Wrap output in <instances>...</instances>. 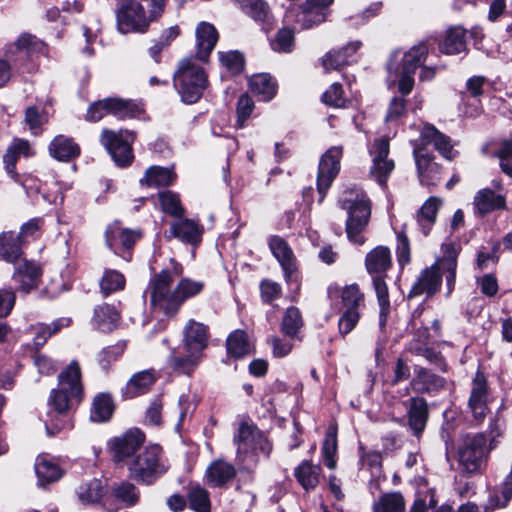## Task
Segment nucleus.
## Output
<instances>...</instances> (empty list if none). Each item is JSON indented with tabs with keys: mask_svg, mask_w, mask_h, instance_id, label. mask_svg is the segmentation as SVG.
Listing matches in <instances>:
<instances>
[{
	"mask_svg": "<svg viewBox=\"0 0 512 512\" xmlns=\"http://www.w3.org/2000/svg\"><path fill=\"white\" fill-rule=\"evenodd\" d=\"M45 44L31 34H22L6 51L7 60L0 59V88L5 86L11 76L13 65L17 70L24 68L28 61L44 53Z\"/></svg>",
	"mask_w": 512,
	"mask_h": 512,
	"instance_id": "obj_7",
	"label": "nucleus"
},
{
	"mask_svg": "<svg viewBox=\"0 0 512 512\" xmlns=\"http://www.w3.org/2000/svg\"><path fill=\"white\" fill-rule=\"evenodd\" d=\"M365 266L367 272L372 277V282L378 280H385L387 271L392 267L390 258H366Z\"/></svg>",
	"mask_w": 512,
	"mask_h": 512,
	"instance_id": "obj_54",
	"label": "nucleus"
},
{
	"mask_svg": "<svg viewBox=\"0 0 512 512\" xmlns=\"http://www.w3.org/2000/svg\"><path fill=\"white\" fill-rule=\"evenodd\" d=\"M144 434L139 429H130L126 433L114 437L108 443L109 451L115 462L129 459L142 446Z\"/></svg>",
	"mask_w": 512,
	"mask_h": 512,
	"instance_id": "obj_15",
	"label": "nucleus"
},
{
	"mask_svg": "<svg viewBox=\"0 0 512 512\" xmlns=\"http://www.w3.org/2000/svg\"><path fill=\"white\" fill-rule=\"evenodd\" d=\"M334 0H306L300 7L296 22L303 29H310L323 23L328 15L327 8Z\"/></svg>",
	"mask_w": 512,
	"mask_h": 512,
	"instance_id": "obj_18",
	"label": "nucleus"
},
{
	"mask_svg": "<svg viewBox=\"0 0 512 512\" xmlns=\"http://www.w3.org/2000/svg\"><path fill=\"white\" fill-rule=\"evenodd\" d=\"M176 177L172 168L151 166L146 169L143 178L140 179V185L149 188L167 187L173 184Z\"/></svg>",
	"mask_w": 512,
	"mask_h": 512,
	"instance_id": "obj_28",
	"label": "nucleus"
},
{
	"mask_svg": "<svg viewBox=\"0 0 512 512\" xmlns=\"http://www.w3.org/2000/svg\"><path fill=\"white\" fill-rule=\"evenodd\" d=\"M321 471L322 470L319 465L303 461L295 468L294 475L302 488L309 491L318 485Z\"/></svg>",
	"mask_w": 512,
	"mask_h": 512,
	"instance_id": "obj_36",
	"label": "nucleus"
},
{
	"mask_svg": "<svg viewBox=\"0 0 512 512\" xmlns=\"http://www.w3.org/2000/svg\"><path fill=\"white\" fill-rule=\"evenodd\" d=\"M341 157L342 147L340 146L331 147L321 157L317 177V189L320 194V202L323 201L327 190L330 188L340 170Z\"/></svg>",
	"mask_w": 512,
	"mask_h": 512,
	"instance_id": "obj_14",
	"label": "nucleus"
},
{
	"mask_svg": "<svg viewBox=\"0 0 512 512\" xmlns=\"http://www.w3.org/2000/svg\"><path fill=\"white\" fill-rule=\"evenodd\" d=\"M25 123L30 131L37 135L41 132V126L47 121L44 113H41L36 106H29L25 110Z\"/></svg>",
	"mask_w": 512,
	"mask_h": 512,
	"instance_id": "obj_61",
	"label": "nucleus"
},
{
	"mask_svg": "<svg viewBox=\"0 0 512 512\" xmlns=\"http://www.w3.org/2000/svg\"><path fill=\"white\" fill-rule=\"evenodd\" d=\"M428 418L427 403L423 398L414 397L410 400L408 423L415 435L424 430Z\"/></svg>",
	"mask_w": 512,
	"mask_h": 512,
	"instance_id": "obj_33",
	"label": "nucleus"
},
{
	"mask_svg": "<svg viewBox=\"0 0 512 512\" xmlns=\"http://www.w3.org/2000/svg\"><path fill=\"white\" fill-rule=\"evenodd\" d=\"M161 210L172 217H182L184 208L181 205L179 196L172 191H164L158 195Z\"/></svg>",
	"mask_w": 512,
	"mask_h": 512,
	"instance_id": "obj_51",
	"label": "nucleus"
},
{
	"mask_svg": "<svg viewBox=\"0 0 512 512\" xmlns=\"http://www.w3.org/2000/svg\"><path fill=\"white\" fill-rule=\"evenodd\" d=\"M457 258H439L435 264L429 268H425L416 282L413 284L408 297H418L426 295L432 297L438 292L442 283V272H446V282L448 287V295L454 289Z\"/></svg>",
	"mask_w": 512,
	"mask_h": 512,
	"instance_id": "obj_6",
	"label": "nucleus"
},
{
	"mask_svg": "<svg viewBox=\"0 0 512 512\" xmlns=\"http://www.w3.org/2000/svg\"><path fill=\"white\" fill-rule=\"evenodd\" d=\"M82 373L78 361L73 360L58 375V387L48 398V406L58 415L66 413L74 400L79 402L83 396Z\"/></svg>",
	"mask_w": 512,
	"mask_h": 512,
	"instance_id": "obj_4",
	"label": "nucleus"
},
{
	"mask_svg": "<svg viewBox=\"0 0 512 512\" xmlns=\"http://www.w3.org/2000/svg\"><path fill=\"white\" fill-rule=\"evenodd\" d=\"M161 448L158 445L147 447L144 451L129 462L130 476L144 483H151L153 479L165 471L160 463Z\"/></svg>",
	"mask_w": 512,
	"mask_h": 512,
	"instance_id": "obj_11",
	"label": "nucleus"
},
{
	"mask_svg": "<svg viewBox=\"0 0 512 512\" xmlns=\"http://www.w3.org/2000/svg\"><path fill=\"white\" fill-rule=\"evenodd\" d=\"M241 7L255 21H265L269 13L268 5L264 0H243Z\"/></svg>",
	"mask_w": 512,
	"mask_h": 512,
	"instance_id": "obj_58",
	"label": "nucleus"
},
{
	"mask_svg": "<svg viewBox=\"0 0 512 512\" xmlns=\"http://www.w3.org/2000/svg\"><path fill=\"white\" fill-rule=\"evenodd\" d=\"M135 133L129 130L113 131L105 129L100 141L119 166H127L132 162V143Z\"/></svg>",
	"mask_w": 512,
	"mask_h": 512,
	"instance_id": "obj_12",
	"label": "nucleus"
},
{
	"mask_svg": "<svg viewBox=\"0 0 512 512\" xmlns=\"http://www.w3.org/2000/svg\"><path fill=\"white\" fill-rule=\"evenodd\" d=\"M323 102L333 107H343L345 99L343 97L342 86L334 83L322 96Z\"/></svg>",
	"mask_w": 512,
	"mask_h": 512,
	"instance_id": "obj_64",
	"label": "nucleus"
},
{
	"mask_svg": "<svg viewBox=\"0 0 512 512\" xmlns=\"http://www.w3.org/2000/svg\"><path fill=\"white\" fill-rule=\"evenodd\" d=\"M445 380L424 367L415 366L410 387L417 393H430L444 387Z\"/></svg>",
	"mask_w": 512,
	"mask_h": 512,
	"instance_id": "obj_23",
	"label": "nucleus"
},
{
	"mask_svg": "<svg viewBox=\"0 0 512 512\" xmlns=\"http://www.w3.org/2000/svg\"><path fill=\"white\" fill-rule=\"evenodd\" d=\"M234 441L238 446L237 458L242 463H256L258 452L268 456L272 449L267 438L257 428L246 423L239 426Z\"/></svg>",
	"mask_w": 512,
	"mask_h": 512,
	"instance_id": "obj_10",
	"label": "nucleus"
},
{
	"mask_svg": "<svg viewBox=\"0 0 512 512\" xmlns=\"http://www.w3.org/2000/svg\"><path fill=\"white\" fill-rule=\"evenodd\" d=\"M170 229L172 235L183 242L195 245L201 241L202 229L192 220L185 219L181 222L173 223Z\"/></svg>",
	"mask_w": 512,
	"mask_h": 512,
	"instance_id": "obj_37",
	"label": "nucleus"
},
{
	"mask_svg": "<svg viewBox=\"0 0 512 512\" xmlns=\"http://www.w3.org/2000/svg\"><path fill=\"white\" fill-rule=\"evenodd\" d=\"M370 155L372 157L370 176L384 186L388 176L395 168L394 161L388 158L389 139L386 137L375 139L370 148Z\"/></svg>",
	"mask_w": 512,
	"mask_h": 512,
	"instance_id": "obj_13",
	"label": "nucleus"
},
{
	"mask_svg": "<svg viewBox=\"0 0 512 512\" xmlns=\"http://www.w3.org/2000/svg\"><path fill=\"white\" fill-rule=\"evenodd\" d=\"M428 54V46L425 42L413 46L406 52L402 59V70L408 73H415L416 69L422 65Z\"/></svg>",
	"mask_w": 512,
	"mask_h": 512,
	"instance_id": "obj_44",
	"label": "nucleus"
},
{
	"mask_svg": "<svg viewBox=\"0 0 512 512\" xmlns=\"http://www.w3.org/2000/svg\"><path fill=\"white\" fill-rule=\"evenodd\" d=\"M428 343V330L425 328L422 331H419L415 338H413L407 349L409 352L425 357L428 360H433L436 358L435 352L427 347Z\"/></svg>",
	"mask_w": 512,
	"mask_h": 512,
	"instance_id": "obj_52",
	"label": "nucleus"
},
{
	"mask_svg": "<svg viewBox=\"0 0 512 512\" xmlns=\"http://www.w3.org/2000/svg\"><path fill=\"white\" fill-rule=\"evenodd\" d=\"M340 207L348 212L346 233L348 239L362 245L365 242L362 232L371 215V203L366 193L357 187L345 189L339 198Z\"/></svg>",
	"mask_w": 512,
	"mask_h": 512,
	"instance_id": "obj_3",
	"label": "nucleus"
},
{
	"mask_svg": "<svg viewBox=\"0 0 512 512\" xmlns=\"http://www.w3.org/2000/svg\"><path fill=\"white\" fill-rule=\"evenodd\" d=\"M182 266L173 258L169 266L155 273L150 279L146 294H149L150 305L153 309L163 312L167 316L175 315L182 306L176 288L172 289L173 276L180 275Z\"/></svg>",
	"mask_w": 512,
	"mask_h": 512,
	"instance_id": "obj_2",
	"label": "nucleus"
},
{
	"mask_svg": "<svg viewBox=\"0 0 512 512\" xmlns=\"http://www.w3.org/2000/svg\"><path fill=\"white\" fill-rule=\"evenodd\" d=\"M207 327L202 323L190 320L185 327L184 345L188 353H199L207 347Z\"/></svg>",
	"mask_w": 512,
	"mask_h": 512,
	"instance_id": "obj_22",
	"label": "nucleus"
},
{
	"mask_svg": "<svg viewBox=\"0 0 512 512\" xmlns=\"http://www.w3.org/2000/svg\"><path fill=\"white\" fill-rule=\"evenodd\" d=\"M340 293L343 312L338 320L339 333L346 336L351 333L361 319L365 308V294L356 283L345 285L341 290L336 283L327 288L330 299L336 298Z\"/></svg>",
	"mask_w": 512,
	"mask_h": 512,
	"instance_id": "obj_5",
	"label": "nucleus"
},
{
	"mask_svg": "<svg viewBox=\"0 0 512 512\" xmlns=\"http://www.w3.org/2000/svg\"><path fill=\"white\" fill-rule=\"evenodd\" d=\"M71 320L69 318H60L52 322L51 325L44 323H37L31 325L28 332L33 335V345L36 349L41 348L49 337L59 332L63 327L70 325Z\"/></svg>",
	"mask_w": 512,
	"mask_h": 512,
	"instance_id": "obj_29",
	"label": "nucleus"
},
{
	"mask_svg": "<svg viewBox=\"0 0 512 512\" xmlns=\"http://www.w3.org/2000/svg\"><path fill=\"white\" fill-rule=\"evenodd\" d=\"M125 286L124 276L116 270H106L100 282L101 292L104 296L122 290Z\"/></svg>",
	"mask_w": 512,
	"mask_h": 512,
	"instance_id": "obj_53",
	"label": "nucleus"
},
{
	"mask_svg": "<svg viewBox=\"0 0 512 512\" xmlns=\"http://www.w3.org/2000/svg\"><path fill=\"white\" fill-rule=\"evenodd\" d=\"M496 156L500 160L502 172L512 178V141H502Z\"/></svg>",
	"mask_w": 512,
	"mask_h": 512,
	"instance_id": "obj_62",
	"label": "nucleus"
},
{
	"mask_svg": "<svg viewBox=\"0 0 512 512\" xmlns=\"http://www.w3.org/2000/svg\"><path fill=\"white\" fill-rule=\"evenodd\" d=\"M167 0H122L117 10V25L122 33H145L164 13Z\"/></svg>",
	"mask_w": 512,
	"mask_h": 512,
	"instance_id": "obj_1",
	"label": "nucleus"
},
{
	"mask_svg": "<svg viewBox=\"0 0 512 512\" xmlns=\"http://www.w3.org/2000/svg\"><path fill=\"white\" fill-rule=\"evenodd\" d=\"M35 473L38 485H45L57 482L63 475L62 469L47 455H39L35 461Z\"/></svg>",
	"mask_w": 512,
	"mask_h": 512,
	"instance_id": "obj_26",
	"label": "nucleus"
},
{
	"mask_svg": "<svg viewBox=\"0 0 512 512\" xmlns=\"http://www.w3.org/2000/svg\"><path fill=\"white\" fill-rule=\"evenodd\" d=\"M249 87L252 93L258 95L261 100L269 101L276 94V83L269 74L262 73L254 75L249 80Z\"/></svg>",
	"mask_w": 512,
	"mask_h": 512,
	"instance_id": "obj_38",
	"label": "nucleus"
},
{
	"mask_svg": "<svg viewBox=\"0 0 512 512\" xmlns=\"http://www.w3.org/2000/svg\"><path fill=\"white\" fill-rule=\"evenodd\" d=\"M361 47L360 41H353L339 50H330L322 58V65L326 71L338 70L353 61L354 54Z\"/></svg>",
	"mask_w": 512,
	"mask_h": 512,
	"instance_id": "obj_21",
	"label": "nucleus"
},
{
	"mask_svg": "<svg viewBox=\"0 0 512 512\" xmlns=\"http://www.w3.org/2000/svg\"><path fill=\"white\" fill-rule=\"evenodd\" d=\"M195 34L196 58L206 62L217 44L219 38L218 31L211 23L200 22L196 27Z\"/></svg>",
	"mask_w": 512,
	"mask_h": 512,
	"instance_id": "obj_20",
	"label": "nucleus"
},
{
	"mask_svg": "<svg viewBox=\"0 0 512 512\" xmlns=\"http://www.w3.org/2000/svg\"><path fill=\"white\" fill-rule=\"evenodd\" d=\"M236 470L233 465L225 461H215L206 470L207 483L212 487H221L233 479Z\"/></svg>",
	"mask_w": 512,
	"mask_h": 512,
	"instance_id": "obj_31",
	"label": "nucleus"
},
{
	"mask_svg": "<svg viewBox=\"0 0 512 512\" xmlns=\"http://www.w3.org/2000/svg\"><path fill=\"white\" fill-rule=\"evenodd\" d=\"M414 158L420 183L426 186H435L441 179L440 166L433 161L424 148H415Z\"/></svg>",
	"mask_w": 512,
	"mask_h": 512,
	"instance_id": "obj_19",
	"label": "nucleus"
},
{
	"mask_svg": "<svg viewBox=\"0 0 512 512\" xmlns=\"http://www.w3.org/2000/svg\"><path fill=\"white\" fill-rule=\"evenodd\" d=\"M253 109V100L247 94L241 95L237 102V123L239 127L244 126L245 121L250 117Z\"/></svg>",
	"mask_w": 512,
	"mask_h": 512,
	"instance_id": "obj_63",
	"label": "nucleus"
},
{
	"mask_svg": "<svg viewBox=\"0 0 512 512\" xmlns=\"http://www.w3.org/2000/svg\"><path fill=\"white\" fill-rule=\"evenodd\" d=\"M152 370H144L134 374L123 389V396L131 399L146 393L155 382Z\"/></svg>",
	"mask_w": 512,
	"mask_h": 512,
	"instance_id": "obj_32",
	"label": "nucleus"
},
{
	"mask_svg": "<svg viewBox=\"0 0 512 512\" xmlns=\"http://www.w3.org/2000/svg\"><path fill=\"white\" fill-rule=\"evenodd\" d=\"M109 114L119 119L133 118L142 112L139 104L132 100L111 97L107 98Z\"/></svg>",
	"mask_w": 512,
	"mask_h": 512,
	"instance_id": "obj_39",
	"label": "nucleus"
},
{
	"mask_svg": "<svg viewBox=\"0 0 512 512\" xmlns=\"http://www.w3.org/2000/svg\"><path fill=\"white\" fill-rule=\"evenodd\" d=\"M113 495L127 506L135 505L139 500V493L131 483L123 482L113 488Z\"/></svg>",
	"mask_w": 512,
	"mask_h": 512,
	"instance_id": "obj_59",
	"label": "nucleus"
},
{
	"mask_svg": "<svg viewBox=\"0 0 512 512\" xmlns=\"http://www.w3.org/2000/svg\"><path fill=\"white\" fill-rule=\"evenodd\" d=\"M273 50L277 52L288 53L291 52L294 47V32L290 28L280 29L274 41L272 42Z\"/></svg>",
	"mask_w": 512,
	"mask_h": 512,
	"instance_id": "obj_60",
	"label": "nucleus"
},
{
	"mask_svg": "<svg viewBox=\"0 0 512 512\" xmlns=\"http://www.w3.org/2000/svg\"><path fill=\"white\" fill-rule=\"evenodd\" d=\"M443 200L436 196L429 197L416 214L417 223L424 235H428L436 222L437 214Z\"/></svg>",
	"mask_w": 512,
	"mask_h": 512,
	"instance_id": "obj_27",
	"label": "nucleus"
},
{
	"mask_svg": "<svg viewBox=\"0 0 512 512\" xmlns=\"http://www.w3.org/2000/svg\"><path fill=\"white\" fill-rule=\"evenodd\" d=\"M424 143L432 144L440 154L451 160L454 157L449 137L439 132L434 126L427 125L421 132Z\"/></svg>",
	"mask_w": 512,
	"mask_h": 512,
	"instance_id": "obj_34",
	"label": "nucleus"
},
{
	"mask_svg": "<svg viewBox=\"0 0 512 512\" xmlns=\"http://www.w3.org/2000/svg\"><path fill=\"white\" fill-rule=\"evenodd\" d=\"M48 151L54 159L68 162L79 156L80 147L72 138L58 135L50 142Z\"/></svg>",
	"mask_w": 512,
	"mask_h": 512,
	"instance_id": "obj_25",
	"label": "nucleus"
},
{
	"mask_svg": "<svg viewBox=\"0 0 512 512\" xmlns=\"http://www.w3.org/2000/svg\"><path fill=\"white\" fill-rule=\"evenodd\" d=\"M204 286V283L201 281H195L190 278H182L175 287L179 294L181 304H183L188 298L200 294L203 291Z\"/></svg>",
	"mask_w": 512,
	"mask_h": 512,
	"instance_id": "obj_56",
	"label": "nucleus"
},
{
	"mask_svg": "<svg viewBox=\"0 0 512 512\" xmlns=\"http://www.w3.org/2000/svg\"><path fill=\"white\" fill-rule=\"evenodd\" d=\"M302 326L303 320L299 309L289 307L283 316L281 331L288 337H295Z\"/></svg>",
	"mask_w": 512,
	"mask_h": 512,
	"instance_id": "obj_48",
	"label": "nucleus"
},
{
	"mask_svg": "<svg viewBox=\"0 0 512 512\" xmlns=\"http://www.w3.org/2000/svg\"><path fill=\"white\" fill-rule=\"evenodd\" d=\"M26 241L15 232H4L0 235V256H21L26 254Z\"/></svg>",
	"mask_w": 512,
	"mask_h": 512,
	"instance_id": "obj_40",
	"label": "nucleus"
},
{
	"mask_svg": "<svg viewBox=\"0 0 512 512\" xmlns=\"http://www.w3.org/2000/svg\"><path fill=\"white\" fill-rule=\"evenodd\" d=\"M439 49L442 53L453 55L466 50V31L462 27H453L446 33Z\"/></svg>",
	"mask_w": 512,
	"mask_h": 512,
	"instance_id": "obj_35",
	"label": "nucleus"
},
{
	"mask_svg": "<svg viewBox=\"0 0 512 512\" xmlns=\"http://www.w3.org/2000/svg\"><path fill=\"white\" fill-rule=\"evenodd\" d=\"M489 388L486 377L482 372H477L471 384L468 408L477 422L484 420L489 412L488 408Z\"/></svg>",
	"mask_w": 512,
	"mask_h": 512,
	"instance_id": "obj_17",
	"label": "nucleus"
},
{
	"mask_svg": "<svg viewBox=\"0 0 512 512\" xmlns=\"http://www.w3.org/2000/svg\"><path fill=\"white\" fill-rule=\"evenodd\" d=\"M110 236H118L122 246V253H129L133 245L141 238L142 234L138 230L120 229L117 227H109L106 232L107 242L111 244Z\"/></svg>",
	"mask_w": 512,
	"mask_h": 512,
	"instance_id": "obj_46",
	"label": "nucleus"
},
{
	"mask_svg": "<svg viewBox=\"0 0 512 512\" xmlns=\"http://www.w3.org/2000/svg\"><path fill=\"white\" fill-rule=\"evenodd\" d=\"M113 410L114 405L110 395L101 393L93 400L90 418L94 422H105L111 417Z\"/></svg>",
	"mask_w": 512,
	"mask_h": 512,
	"instance_id": "obj_43",
	"label": "nucleus"
},
{
	"mask_svg": "<svg viewBox=\"0 0 512 512\" xmlns=\"http://www.w3.org/2000/svg\"><path fill=\"white\" fill-rule=\"evenodd\" d=\"M77 495L83 504L97 502L103 495V486L101 481L93 479L88 483L80 485L77 489Z\"/></svg>",
	"mask_w": 512,
	"mask_h": 512,
	"instance_id": "obj_50",
	"label": "nucleus"
},
{
	"mask_svg": "<svg viewBox=\"0 0 512 512\" xmlns=\"http://www.w3.org/2000/svg\"><path fill=\"white\" fill-rule=\"evenodd\" d=\"M406 503L400 492L385 493L373 503L372 512H404Z\"/></svg>",
	"mask_w": 512,
	"mask_h": 512,
	"instance_id": "obj_42",
	"label": "nucleus"
},
{
	"mask_svg": "<svg viewBox=\"0 0 512 512\" xmlns=\"http://www.w3.org/2000/svg\"><path fill=\"white\" fill-rule=\"evenodd\" d=\"M483 433L465 434L459 439L457 456L459 466L467 473H477L485 466L492 449Z\"/></svg>",
	"mask_w": 512,
	"mask_h": 512,
	"instance_id": "obj_9",
	"label": "nucleus"
},
{
	"mask_svg": "<svg viewBox=\"0 0 512 512\" xmlns=\"http://www.w3.org/2000/svg\"><path fill=\"white\" fill-rule=\"evenodd\" d=\"M228 354L241 358L251 352V346L244 331L236 330L231 333L226 342Z\"/></svg>",
	"mask_w": 512,
	"mask_h": 512,
	"instance_id": "obj_45",
	"label": "nucleus"
},
{
	"mask_svg": "<svg viewBox=\"0 0 512 512\" xmlns=\"http://www.w3.org/2000/svg\"><path fill=\"white\" fill-rule=\"evenodd\" d=\"M13 265V279L19 283L20 289L24 292L36 288L39 284L42 269L34 260L28 258H6Z\"/></svg>",
	"mask_w": 512,
	"mask_h": 512,
	"instance_id": "obj_16",
	"label": "nucleus"
},
{
	"mask_svg": "<svg viewBox=\"0 0 512 512\" xmlns=\"http://www.w3.org/2000/svg\"><path fill=\"white\" fill-rule=\"evenodd\" d=\"M474 210L480 216L491 213L495 210L505 209V197L496 194L489 188L479 190L473 198Z\"/></svg>",
	"mask_w": 512,
	"mask_h": 512,
	"instance_id": "obj_24",
	"label": "nucleus"
},
{
	"mask_svg": "<svg viewBox=\"0 0 512 512\" xmlns=\"http://www.w3.org/2000/svg\"><path fill=\"white\" fill-rule=\"evenodd\" d=\"M174 85L183 102L193 104L202 96L208 86V79L203 67L194 58L187 57L178 64L174 75Z\"/></svg>",
	"mask_w": 512,
	"mask_h": 512,
	"instance_id": "obj_8",
	"label": "nucleus"
},
{
	"mask_svg": "<svg viewBox=\"0 0 512 512\" xmlns=\"http://www.w3.org/2000/svg\"><path fill=\"white\" fill-rule=\"evenodd\" d=\"M118 320V311L109 304L100 305L94 311L93 323L101 331H111Z\"/></svg>",
	"mask_w": 512,
	"mask_h": 512,
	"instance_id": "obj_41",
	"label": "nucleus"
},
{
	"mask_svg": "<svg viewBox=\"0 0 512 512\" xmlns=\"http://www.w3.org/2000/svg\"><path fill=\"white\" fill-rule=\"evenodd\" d=\"M20 155H23L26 157L31 155L30 143L27 140H22V139L15 140L7 148V150L3 156L5 170L15 181L19 180V175L15 172V165H16Z\"/></svg>",
	"mask_w": 512,
	"mask_h": 512,
	"instance_id": "obj_30",
	"label": "nucleus"
},
{
	"mask_svg": "<svg viewBox=\"0 0 512 512\" xmlns=\"http://www.w3.org/2000/svg\"><path fill=\"white\" fill-rule=\"evenodd\" d=\"M219 60L231 74H239L244 69V57L238 51L219 52Z\"/></svg>",
	"mask_w": 512,
	"mask_h": 512,
	"instance_id": "obj_57",
	"label": "nucleus"
},
{
	"mask_svg": "<svg viewBox=\"0 0 512 512\" xmlns=\"http://www.w3.org/2000/svg\"><path fill=\"white\" fill-rule=\"evenodd\" d=\"M200 358L199 353H188L187 356L172 355L169 364L175 371L190 375L198 366Z\"/></svg>",
	"mask_w": 512,
	"mask_h": 512,
	"instance_id": "obj_49",
	"label": "nucleus"
},
{
	"mask_svg": "<svg viewBox=\"0 0 512 512\" xmlns=\"http://www.w3.org/2000/svg\"><path fill=\"white\" fill-rule=\"evenodd\" d=\"M337 451V436L336 432L329 430L325 436L322 446V457L326 467L329 469L336 468L335 455Z\"/></svg>",
	"mask_w": 512,
	"mask_h": 512,
	"instance_id": "obj_55",
	"label": "nucleus"
},
{
	"mask_svg": "<svg viewBox=\"0 0 512 512\" xmlns=\"http://www.w3.org/2000/svg\"><path fill=\"white\" fill-rule=\"evenodd\" d=\"M189 506L195 512H210L209 493L199 485H191L188 491Z\"/></svg>",
	"mask_w": 512,
	"mask_h": 512,
	"instance_id": "obj_47",
	"label": "nucleus"
}]
</instances>
